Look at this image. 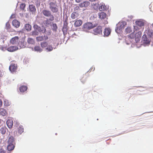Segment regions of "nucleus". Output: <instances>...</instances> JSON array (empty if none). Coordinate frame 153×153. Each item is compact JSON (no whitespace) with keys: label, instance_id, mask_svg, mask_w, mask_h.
I'll return each instance as SVG.
<instances>
[{"label":"nucleus","instance_id":"f257e3e1","mask_svg":"<svg viewBox=\"0 0 153 153\" xmlns=\"http://www.w3.org/2000/svg\"><path fill=\"white\" fill-rule=\"evenodd\" d=\"M42 13L44 16L46 17H49V20L51 21H52L54 20V17L52 14L51 12L49 10L44 9L42 10Z\"/></svg>","mask_w":153,"mask_h":153},{"label":"nucleus","instance_id":"f03ea898","mask_svg":"<svg viewBox=\"0 0 153 153\" xmlns=\"http://www.w3.org/2000/svg\"><path fill=\"white\" fill-rule=\"evenodd\" d=\"M135 24L136 26H134V33L136 31H139L143 27H144L145 22L143 20L139 19L135 22Z\"/></svg>","mask_w":153,"mask_h":153},{"label":"nucleus","instance_id":"7ed1b4c3","mask_svg":"<svg viewBox=\"0 0 153 153\" xmlns=\"http://www.w3.org/2000/svg\"><path fill=\"white\" fill-rule=\"evenodd\" d=\"M141 36V32L140 31H138L137 32H136L134 35L135 41L136 42V46L139 48L141 44L140 42Z\"/></svg>","mask_w":153,"mask_h":153},{"label":"nucleus","instance_id":"20e7f679","mask_svg":"<svg viewBox=\"0 0 153 153\" xmlns=\"http://www.w3.org/2000/svg\"><path fill=\"white\" fill-rule=\"evenodd\" d=\"M134 39V33H132L128 36V38H126V44L127 45L131 44V47L133 48L134 45L133 43Z\"/></svg>","mask_w":153,"mask_h":153},{"label":"nucleus","instance_id":"39448f33","mask_svg":"<svg viewBox=\"0 0 153 153\" xmlns=\"http://www.w3.org/2000/svg\"><path fill=\"white\" fill-rule=\"evenodd\" d=\"M126 24V23L125 22L118 23L117 25V27L115 29L116 32L118 33L119 32L121 31L122 29L124 28Z\"/></svg>","mask_w":153,"mask_h":153},{"label":"nucleus","instance_id":"423d86ee","mask_svg":"<svg viewBox=\"0 0 153 153\" xmlns=\"http://www.w3.org/2000/svg\"><path fill=\"white\" fill-rule=\"evenodd\" d=\"M49 8L53 13H56L58 11V9L56 3L51 2L49 4Z\"/></svg>","mask_w":153,"mask_h":153},{"label":"nucleus","instance_id":"0eeeda50","mask_svg":"<svg viewBox=\"0 0 153 153\" xmlns=\"http://www.w3.org/2000/svg\"><path fill=\"white\" fill-rule=\"evenodd\" d=\"M96 26V25L94 26L92 23L89 22H88L83 25L82 28L84 30L87 31L92 29Z\"/></svg>","mask_w":153,"mask_h":153},{"label":"nucleus","instance_id":"6e6552de","mask_svg":"<svg viewBox=\"0 0 153 153\" xmlns=\"http://www.w3.org/2000/svg\"><path fill=\"white\" fill-rule=\"evenodd\" d=\"M102 26H99L97 28H94L93 30V33L95 35L100 34L102 33Z\"/></svg>","mask_w":153,"mask_h":153},{"label":"nucleus","instance_id":"1a4fd4ad","mask_svg":"<svg viewBox=\"0 0 153 153\" xmlns=\"http://www.w3.org/2000/svg\"><path fill=\"white\" fill-rule=\"evenodd\" d=\"M19 40V37L15 36L11 39L10 41V42L13 45H16L18 43L19 45H20L19 43H18Z\"/></svg>","mask_w":153,"mask_h":153},{"label":"nucleus","instance_id":"9d476101","mask_svg":"<svg viewBox=\"0 0 153 153\" xmlns=\"http://www.w3.org/2000/svg\"><path fill=\"white\" fill-rule=\"evenodd\" d=\"M142 38L143 42L144 44H150V41L147 38L146 35H143L142 36Z\"/></svg>","mask_w":153,"mask_h":153},{"label":"nucleus","instance_id":"9b49d317","mask_svg":"<svg viewBox=\"0 0 153 153\" xmlns=\"http://www.w3.org/2000/svg\"><path fill=\"white\" fill-rule=\"evenodd\" d=\"M17 64L14 63H12L9 67V69L11 72L15 71L17 69Z\"/></svg>","mask_w":153,"mask_h":153},{"label":"nucleus","instance_id":"f8f14e48","mask_svg":"<svg viewBox=\"0 0 153 153\" xmlns=\"http://www.w3.org/2000/svg\"><path fill=\"white\" fill-rule=\"evenodd\" d=\"M33 27L36 30H38L39 32H42L43 33H45L46 31V29L45 28H44L43 30H41V27L39 26H38L36 25H34L33 26Z\"/></svg>","mask_w":153,"mask_h":153},{"label":"nucleus","instance_id":"ddd939ff","mask_svg":"<svg viewBox=\"0 0 153 153\" xmlns=\"http://www.w3.org/2000/svg\"><path fill=\"white\" fill-rule=\"evenodd\" d=\"M90 2L88 1H84L79 4V6L81 7H88L90 5Z\"/></svg>","mask_w":153,"mask_h":153},{"label":"nucleus","instance_id":"4468645a","mask_svg":"<svg viewBox=\"0 0 153 153\" xmlns=\"http://www.w3.org/2000/svg\"><path fill=\"white\" fill-rule=\"evenodd\" d=\"M82 22L80 19L76 20L75 21L74 25L76 27H79L82 24Z\"/></svg>","mask_w":153,"mask_h":153},{"label":"nucleus","instance_id":"2eb2a0df","mask_svg":"<svg viewBox=\"0 0 153 153\" xmlns=\"http://www.w3.org/2000/svg\"><path fill=\"white\" fill-rule=\"evenodd\" d=\"M18 48L16 46H11L8 47L7 50L10 52H13L18 49Z\"/></svg>","mask_w":153,"mask_h":153},{"label":"nucleus","instance_id":"dca6fc26","mask_svg":"<svg viewBox=\"0 0 153 153\" xmlns=\"http://www.w3.org/2000/svg\"><path fill=\"white\" fill-rule=\"evenodd\" d=\"M107 9L106 6L104 4H100L99 9L100 11H104L106 10Z\"/></svg>","mask_w":153,"mask_h":153},{"label":"nucleus","instance_id":"f3484780","mask_svg":"<svg viewBox=\"0 0 153 153\" xmlns=\"http://www.w3.org/2000/svg\"><path fill=\"white\" fill-rule=\"evenodd\" d=\"M6 124L7 126L9 128H11L13 126V121L11 120L8 119L7 121Z\"/></svg>","mask_w":153,"mask_h":153},{"label":"nucleus","instance_id":"a211bd4d","mask_svg":"<svg viewBox=\"0 0 153 153\" xmlns=\"http://www.w3.org/2000/svg\"><path fill=\"white\" fill-rule=\"evenodd\" d=\"M24 129L22 125H20L17 128L18 135L21 134L24 132Z\"/></svg>","mask_w":153,"mask_h":153},{"label":"nucleus","instance_id":"6ab92c4d","mask_svg":"<svg viewBox=\"0 0 153 153\" xmlns=\"http://www.w3.org/2000/svg\"><path fill=\"white\" fill-rule=\"evenodd\" d=\"M98 16L99 18L102 19H105L106 17V14L103 12H101L98 13Z\"/></svg>","mask_w":153,"mask_h":153},{"label":"nucleus","instance_id":"aec40b11","mask_svg":"<svg viewBox=\"0 0 153 153\" xmlns=\"http://www.w3.org/2000/svg\"><path fill=\"white\" fill-rule=\"evenodd\" d=\"M29 10L30 11L33 13L36 11V8L35 6L33 4H30L29 6Z\"/></svg>","mask_w":153,"mask_h":153},{"label":"nucleus","instance_id":"412c9836","mask_svg":"<svg viewBox=\"0 0 153 153\" xmlns=\"http://www.w3.org/2000/svg\"><path fill=\"white\" fill-rule=\"evenodd\" d=\"M111 32L110 29L109 28H106L105 29L104 31V35L105 36H108L109 35Z\"/></svg>","mask_w":153,"mask_h":153},{"label":"nucleus","instance_id":"4be33fe9","mask_svg":"<svg viewBox=\"0 0 153 153\" xmlns=\"http://www.w3.org/2000/svg\"><path fill=\"white\" fill-rule=\"evenodd\" d=\"M79 14L78 12H74L71 15V17L73 19H74L79 16Z\"/></svg>","mask_w":153,"mask_h":153},{"label":"nucleus","instance_id":"5701e85b","mask_svg":"<svg viewBox=\"0 0 153 153\" xmlns=\"http://www.w3.org/2000/svg\"><path fill=\"white\" fill-rule=\"evenodd\" d=\"M12 25L16 27H19L20 25V22L16 20H14L12 22Z\"/></svg>","mask_w":153,"mask_h":153},{"label":"nucleus","instance_id":"b1692460","mask_svg":"<svg viewBox=\"0 0 153 153\" xmlns=\"http://www.w3.org/2000/svg\"><path fill=\"white\" fill-rule=\"evenodd\" d=\"M14 144L8 143L7 149L8 151H11L13 150L14 149Z\"/></svg>","mask_w":153,"mask_h":153},{"label":"nucleus","instance_id":"393cba45","mask_svg":"<svg viewBox=\"0 0 153 153\" xmlns=\"http://www.w3.org/2000/svg\"><path fill=\"white\" fill-rule=\"evenodd\" d=\"M27 86L22 85L20 87L19 89L21 92L23 93L27 91Z\"/></svg>","mask_w":153,"mask_h":153},{"label":"nucleus","instance_id":"a878e982","mask_svg":"<svg viewBox=\"0 0 153 153\" xmlns=\"http://www.w3.org/2000/svg\"><path fill=\"white\" fill-rule=\"evenodd\" d=\"M7 114V112L3 108H0V114L3 116H5Z\"/></svg>","mask_w":153,"mask_h":153},{"label":"nucleus","instance_id":"bb28decb","mask_svg":"<svg viewBox=\"0 0 153 153\" xmlns=\"http://www.w3.org/2000/svg\"><path fill=\"white\" fill-rule=\"evenodd\" d=\"M34 50L35 51L41 52L42 51V49L39 46H36L34 47Z\"/></svg>","mask_w":153,"mask_h":153},{"label":"nucleus","instance_id":"cd10ccee","mask_svg":"<svg viewBox=\"0 0 153 153\" xmlns=\"http://www.w3.org/2000/svg\"><path fill=\"white\" fill-rule=\"evenodd\" d=\"M7 128L5 126H3L0 129V131L2 134H4L6 132Z\"/></svg>","mask_w":153,"mask_h":153},{"label":"nucleus","instance_id":"c85d7f7f","mask_svg":"<svg viewBox=\"0 0 153 153\" xmlns=\"http://www.w3.org/2000/svg\"><path fill=\"white\" fill-rule=\"evenodd\" d=\"M14 139L13 137L12 136H10V137L8 139V143L14 144Z\"/></svg>","mask_w":153,"mask_h":153},{"label":"nucleus","instance_id":"c756f323","mask_svg":"<svg viewBox=\"0 0 153 153\" xmlns=\"http://www.w3.org/2000/svg\"><path fill=\"white\" fill-rule=\"evenodd\" d=\"M25 28L27 30L29 31L31 30V26L30 25L27 24L25 25Z\"/></svg>","mask_w":153,"mask_h":153},{"label":"nucleus","instance_id":"7c9ffc66","mask_svg":"<svg viewBox=\"0 0 153 153\" xmlns=\"http://www.w3.org/2000/svg\"><path fill=\"white\" fill-rule=\"evenodd\" d=\"M88 75H87L86 74L83 75V77L81 79V82L84 83L86 79L88 77Z\"/></svg>","mask_w":153,"mask_h":153},{"label":"nucleus","instance_id":"2f4dec72","mask_svg":"<svg viewBox=\"0 0 153 153\" xmlns=\"http://www.w3.org/2000/svg\"><path fill=\"white\" fill-rule=\"evenodd\" d=\"M132 30L131 27H128L127 28H126L125 32L126 33H130L131 32Z\"/></svg>","mask_w":153,"mask_h":153},{"label":"nucleus","instance_id":"473e14b6","mask_svg":"<svg viewBox=\"0 0 153 153\" xmlns=\"http://www.w3.org/2000/svg\"><path fill=\"white\" fill-rule=\"evenodd\" d=\"M27 42L28 43L33 44H34L35 41L34 40L31 38H29L27 39Z\"/></svg>","mask_w":153,"mask_h":153},{"label":"nucleus","instance_id":"72a5a7b5","mask_svg":"<svg viewBox=\"0 0 153 153\" xmlns=\"http://www.w3.org/2000/svg\"><path fill=\"white\" fill-rule=\"evenodd\" d=\"M41 47L43 48L46 47L48 45V43L46 42H43L40 43Z\"/></svg>","mask_w":153,"mask_h":153},{"label":"nucleus","instance_id":"f704fd0d","mask_svg":"<svg viewBox=\"0 0 153 153\" xmlns=\"http://www.w3.org/2000/svg\"><path fill=\"white\" fill-rule=\"evenodd\" d=\"M36 40L38 42L42 41L44 40L43 36H39L36 37Z\"/></svg>","mask_w":153,"mask_h":153},{"label":"nucleus","instance_id":"c9c22d12","mask_svg":"<svg viewBox=\"0 0 153 153\" xmlns=\"http://www.w3.org/2000/svg\"><path fill=\"white\" fill-rule=\"evenodd\" d=\"M26 5L25 3H22L20 5V8L22 10H24L25 9Z\"/></svg>","mask_w":153,"mask_h":153},{"label":"nucleus","instance_id":"e433bc0d","mask_svg":"<svg viewBox=\"0 0 153 153\" xmlns=\"http://www.w3.org/2000/svg\"><path fill=\"white\" fill-rule=\"evenodd\" d=\"M57 29V27L56 24H53L52 25V30L54 31H56Z\"/></svg>","mask_w":153,"mask_h":153},{"label":"nucleus","instance_id":"4c0bfd02","mask_svg":"<svg viewBox=\"0 0 153 153\" xmlns=\"http://www.w3.org/2000/svg\"><path fill=\"white\" fill-rule=\"evenodd\" d=\"M53 48L51 46L49 45L46 48V50L48 51H51L53 50Z\"/></svg>","mask_w":153,"mask_h":153},{"label":"nucleus","instance_id":"58836bf2","mask_svg":"<svg viewBox=\"0 0 153 153\" xmlns=\"http://www.w3.org/2000/svg\"><path fill=\"white\" fill-rule=\"evenodd\" d=\"M4 105L5 106H8L10 105L9 102L7 100H5L4 102Z\"/></svg>","mask_w":153,"mask_h":153},{"label":"nucleus","instance_id":"ea45409f","mask_svg":"<svg viewBox=\"0 0 153 153\" xmlns=\"http://www.w3.org/2000/svg\"><path fill=\"white\" fill-rule=\"evenodd\" d=\"M38 34L39 33L36 30L33 31L32 32V35L33 36L38 35Z\"/></svg>","mask_w":153,"mask_h":153},{"label":"nucleus","instance_id":"a19ab883","mask_svg":"<svg viewBox=\"0 0 153 153\" xmlns=\"http://www.w3.org/2000/svg\"><path fill=\"white\" fill-rule=\"evenodd\" d=\"M50 21L49 20V19H47L45 21V24L47 25H49L51 24V22H50Z\"/></svg>","mask_w":153,"mask_h":153},{"label":"nucleus","instance_id":"79ce46f5","mask_svg":"<svg viewBox=\"0 0 153 153\" xmlns=\"http://www.w3.org/2000/svg\"><path fill=\"white\" fill-rule=\"evenodd\" d=\"M6 28L7 29H9L10 27V25L9 22H7L6 24Z\"/></svg>","mask_w":153,"mask_h":153},{"label":"nucleus","instance_id":"37998d69","mask_svg":"<svg viewBox=\"0 0 153 153\" xmlns=\"http://www.w3.org/2000/svg\"><path fill=\"white\" fill-rule=\"evenodd\" d=\"M0 153H6V152L5 151L3 150H2V149H1L0 150Z\"/></svg>","mask_w":153,"mask_h":153},{"label":"nucleus","instance_id":"c03bdc74","mask_svg":"<svg viewBox=\"0 0 153 153\" xmlns=\"http://www.w3.org/2000/svg\"><path fill=\"white\" fill-rule=\"evenodd\" d=\"M43 37L44 39L45 40H46L48 39V37L47 36H43Z\"/></svg>","mask_w":153,"mask_h":153},{"label":"nucleus","instance_id":"a18cd8bd","mask_svg":"<svg viewBox=\"0 0 153 153\" xmlns=\"http://www.w3.org/2000/svg\"><path fill=\"white\" fill-rule=\"evenodd\" d=\"M2 105V102L1 100L0 99V107H1Z\"/></svg>","mask_w":153,"mask_h":153},{"label":"nucleus","instance_id":"49530a36","mask_svg":"<svg viewBox=\"0 0 153 153\" xmlns=\"http://www.w3.org/2000/svg\"><path fill=\"white\" fill-rule=\"evenodd\" d=\"M82 0H76V1L77 3L80 2Z\"/></svg>","mask_w":153,"mask_h":153},{"label":"nucleus","instance_id":"de8ad7c7","mask_svg":"<svg viewBox=\"0 0 153 153\" xmlns=\"http://www.w3.org/2000/svg\"><path fill=\"white\" fill-rule=\"evenodd\" d=\"M15 17V15H14V14H13V15H12L11 16V17L12 18H14Z\"/></svg>","mask_w":153,"mask_h":153},{"label":"nucleus","instance_id":"09e8293b","mask_svg":"<svg viewBox=\"0 0 153 153\" xmlns=\"http://www.w3.org/2000/svg\"><path fill=\"white\" fill-rule=\"evenodd\" d=\"M21 48H24V45H22L21 44V45H19Z\"/></svg>","mask_w":153,"mask_h":153},{"label":"nucleus","instance_id":"8fccbe9b","mask_svg":"<svg viewBox=\"0 0 153 153\" xmlns=\"http://www.w3.org/2000/svg\"><path fill=\"white\" fill-rule=\"evenodd\" d=\"M66 24H68L67 23V21L65 20V22H64V25Z\"/></svg>","mask_w":153,"mask_h":153},{"label":"nucleus","instance_id":"3c124183","mask_svg":"<svg viewBox=\"0 0 153 153\" xmlns=\"http://www.w3.org/2000/svg\"><path fill=\"white\" fill-rule=\"evenodd\" d=\"M91 69H91V70H92V69H93V71H94V69H95V68H94V67H92L91 68Z\"/></svg>","mask_w":153,"mask_h":153},{"label":"nucleus","instance_id":"603ef678","mask_svg":"<svg viewBox=\"0 0 153 153\" xmlns=\"http://www.w3.org/2000/svg\"><path fill=\"white\" fill-rule=\"evenodd\" d=\"M1 119H0V124L1 123Z\"/></svg>","mask_w":153,"mask_h":153},{"label":"nucleus","instance_id":"864d4df0","mask_svg":"<svg viewBox=\"0 0 153 153\" xmlns=\"http://www.w3.org/2000/svg\"><path fill=\"white\" fill-rule=\"evenodd\" d=\"M1 50H2V51H4V48H2Z\"/></svg>","mask_w":153,"mask_h":153},{"label":"nucleus","instance_id":"5fc2aeb1","mask_svg":"<svg viewBox=\"0 0 153 153\" xmlns=\"http://www.w3.org/2000/svg\"><path fill=\"white\" fill-rule=\"evenodd\" d=\"M89 0L90 1V0Z\"/></svg>","mask_w":153,"mask_h":153}]
</instances>
